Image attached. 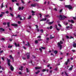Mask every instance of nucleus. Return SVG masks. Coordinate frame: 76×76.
I'll return each instance as SVG.
<instances>
[{
  "instance_id": "nucleus-52",
  "label": "nucleus",
  "mask_w": 76,
  "mask_h": 76,
  "mask_svg": "<svg viewBox=\"0 0 76 76\" xmlns=\"http://www.w3.org/2000/svg\"><path fill=\"white\" fill-rule=\"evenodd\" d=\"M23 48L24 49H25V50H26V48L25 47V46L23 47Z\"/></svg>"
},
{
  "instance_id": "nucleus-54",
  "label": "nucleus",
  "mask_w": 76,
  "mask_h": 76,
  "mask_svg": "<svg viewBox=\"0 0 76 76\" xmlns=\"http://www.w3.org/2000/svg\"><path fill=\"white\" fill-rule=\"evenodd\" d=\"M10 10H12V7H10Z\"/></svg>"
},
{
  "instance_id": "nucleus-20",
  "label": "nucleus",
  "mask_w": 76,
  "mask_h": 76,
  "mask_svg": "<svg viewBox=\"0 0 76 76\" xmlns=\"http://www.w3.org/2000/svg\"><path fill=\"white\" fill-rule=\"evenodd\" d=\"M23 66H21L20 67L21 68H19V70H23Z\"/></svg>"
},
{
  "instance_id": "nucleus-55",
  "label": "nucleus",
  "mask_w": 76,
  "mask_h": 76,
  "mask_svg": "<svg viewBox=\"0 0 76 76\" xmlns=\"http://www.w3.org/2000/svg\"><path fill=\"white\" fill-rule=\"evenodd\" d=\"M23 60H26V58L23 57Z\"/></svg>"
},
{
  "instance_id": "nucleus-10",
  "label": "nucleus",
  "mask_w": 76,
  "mask_h": 76,
  "mask_svg": "<svg viewBox=\"0 0 76 76\" xmlns=\"http://www.w3.org/2000/svg\"><path fill=\"white\" fill-rule=\"evenodd\" d=\"M68 21L69 22H71L72 23H75V22L74 21V20H69Z\"/></svg>"
},
{
  "instance_id": "nucleus-56",
  "label": "nucleus",
  "mask_w": 76,
  "mask_h": 76,
  "mask_svg": "<svg viewBox=\"0 0 76 76\" xmlns=\"http://www.w3.org/2000/svg\"><path fill=\"white\" fill-rule=\"evenodd\" d=\"M58 26H60V27H61V25H60L59 24H58Z\"/></svg>"
},
{
  "instance_id": "nucleus-8",
  "label": "nucleus",
  "mask_w": 76,
  "mask_h": 76,
  "mask_svg": "<svg viewBox=\"0 0 76 76\" xmlns=\"http://www.w3.org/2000/svg\"><path fill=\"white\" fill-rule=\"evenodd\" d=\"M69 62H70V59H69V58H68L67 61L65 63L66 65H67V64H68V63H69Z\"/></svg>"
},
{
  "instance_id": "nucleus-40",
  "label": "nucleus",
  "mask_w": 76,
  "mask_h": 76,
  "mask_svg": "<svg viewBox=\"0 0 76 76\" xmlns=\"http://www.w3.org/2000/svg\"><path fill=\"white\" fill-rule=\"evenodd\" d=\"M31 13L33 14H34L35 13V12L34 11H31Z\"/></svg>"
},
{
  "instance_id": "nucleus-33",
  "label": "nucleus",
  "mask_w": 76,
  "mask_h": 76,
  "mask_svg": "<svg viewBox=\"0 0 76 76\" xmlns=\"http://www.w3.org/2000/svg\"><path fill=\"white\" fill-rule=\"evenodd\" d=\"M32 17H31V15H30L29 16V17H28V19H31V18Z\"/></svg>"
},
{
  "instance_id": "nucleus-5",
  "label": "nucleus",
  "mask_w": 76,
  "mask_h": 76,
  "mask_svg": "<svg viewBox=\"0 0 76 76\" xmlns=\"http://www.w3.org/2000/svg\"><path fill=\"white\" fill-rule=\"evenodd\" d=\"M58 46L60 47V50H61V48H62V45H60V42H58Z\"/></svg>"
},
{
  "instance_id": "nucleus-38",
  "label": "nucleus",
  "mask_w": 76,
  "mask_h": 76,
  "mask_svg": "<svg viewBox=\"0 0 76 76\" xmlns=\"http://www.w3.org/2000/svg\"><path fill=\"white\" fill-rule=\"evenodd\" d=\"M49 28H50V29H51L53 28V26H50V27Z\"/></svg>"
},
{
  "instance_id": "nucleus-15",
  "label": "nucleus",
  "mask_w": 76,
  "mask_h": 76,
  "mask_svg": "<svg viewBox=\"0 0 76 76\" xmlns=\"http://www.w3.org/2000/svg\"><path fill=\"white\" fill-rule=\"evenodd\" d=\"M41 69V67H35V69L36 70H37L38 69Z\"/></svg>"
},
{
  "instance_id": "nucleus-39",
  "label": "nucleus",
  "mask_w": 76,
  "mask_h": 76,
  "mask_svg": "<svg viewBox=\"0 0 76 76\" xmlns=\"http://www.w3.org/2000/svg\"><path fill=\"white\" fill-rule=\"evenodd\" d=\"M21 1L22 3H23V4H25V3H24V1H23V0H21Z\"/></svg>"
},
{
  "instance_id": "nucleus-35",
  "label": "nucleus",
  "mask_w": 76,
  "mask_h": 76,
  "mask_svg": "<svg viewBox=\"0 0 76 76\" xmlns=\"http://www.w3.org/2000/svg\"><path fill=\"white\" fill-rule=\"evenodd\" d=\"M35 26H36V28H37V29L38 28V25H36Z\"/></svg>"
},
{
  "instance_id": "nucleus-16",
  "label": "nucleus",
  "mask_w": 76,
  "mask_h": 76,
  "mask_svg": "<svg viewBox=\"0 0 76 76\" xmlns=\"http://www.w3.org/2000/svg\"><path fill=\"white\" fill-rule=\"evenodd\" d=\"M73 47H74V48H76V43H74L73 45Z\"/></svg>"
},
{
  "instance_id": "nucleus-28",
  "label": "nucleus",
  "mask_w": 76,
  "mask_h": 76,
  "mask_svg": "<svg viewBox=\"0 0 76 76\" xmlns=\"http://www.w3.org/2000/svg\"><path fill=\"white\" fill-rule=\"evenodd\" d=\"M10 57L11 58H12V61H13V58L12 57V55H10Z\"/></svg>"
},
{
  "instance_id": "nucleus-13",
  "label": "nucleus",
  "mask_w": 76,
  "mask_h": 76,
  "mask_svg": "<svg viewBox=\"0 0 76 76\" xmlns=\"http://www.w3.org/2000/svg\"><path fill=\"white\" fill-rule=\"evenodd\" d=\"M14 45H15V47H18L19 46V44H18L17 45V43H16V42L14 43Z\"/></svg>"
},
{
  "instance_id": "nucleus-31",
  "label": "nucleus",
  "mask_w": 76,
  "mask_h": 76,
  "mask_svg": "<svg viewBox=\"0 0 76 76\" xmlns=\"http://www.w3.org/2000/svg\"><path fill=\"white\" fill-rule=\"evenodd\" d=\"M66 37L67 39H69V37L68 36H66Z\"/></svg>"
},
{
  "instance_id": "nucleus-49",
  "label": "nucleus",
  "mask_w": 76,
  "mask_h": 76,
  "mask_svg": "<svg viewBox=\"0 0 76 76\" xmlns=\"http://www.w3.org/2000/svg\"><path fill=\"white\" fill-rule=\"evenodd\" d=\"M65 73L66 76H68V75H67V72H65Z\"/></svg>"
},
{
  "instance_id": "nucleus-41",
  "label": "nucleus",
  "mask_w": 76,
  "mask_h": 76,
  "mask_svg": "<svg viewBox=\"0 0 76 76\" xmlns=\"http://www.w3.org/2000/svg\"><path fill=\"white\" fill-rule=\"evenodd\" d=\"M41 48H42V49H43V50H44V49H45V48L42 47H41Z\"/></svg>"
},
{
  "instance_id": "nucleus-64",
  "label": "nucleus",
  "mask_w": 76,
  "mask_h": 76,
  "mask_svg": "<svg viewBox=\"0 0 76 76\" xmlns=\"http://www.w3.org/2000/svg\"><path fill=\"white\" fill-rule=\"evenodd\" d=\"M6 13H9V11H6Z\"/></svg>"
},
{
  "instance_id": "nucleus-51",
  "label": "nucleus",
  "mask_w": 76,
  "mask_h": 76,
  "mask_svg": "<svg viewBox=\"0 0 76 76\" xmlns=\"http://www.w3.org/2000/svg\"><path fill=\"white\" fill-rule=\"evenodd\" d=\"M70 28V26H68L66 27V29H68V28Z\"/></svg>"
},
{
  "instance_id": "nucleus-29",
  "label": "nucleus",
  "mask_w": 76,
  "mask_h": 76,
  "mask_svg": "<svg viewBox=\"0 0 76 76\" xmlns=\"http://www.w3.org/2000/svg\"><path fill=\"white\" fill-rule=\"evenodd\" d=\"M26 70L27 72V73H28V72H29V69H28V68H26Z\"/></svg>"
},
{
  "instance_id": "nucleus-36",
  "label": "nucleus",
  "mask_w": 76,
  "mask_h": 76,
  "mask_svg": "<svg viewBox=\"0 0 76 76\" xmlns=\"http://www.w3.org/2000/svg\"><path fill=\"white\" fill-rule=\"evenodd\" d=\"M32 57H33V58H36V57L34 55H32Z\"/></svg>"
},
{
  "instance_id": "nucleus-50",
  "label": "nucleus",
  "mask_w": 76,
  "mask_h": 76,
  "mask_svg": "<svg viewBox=\"0 0 76 76\" xmlns=\"http://www.w3.org/2000/svg\"><path fill=\"white\" fill-rule=\"evenodd\" d=\"M74 36H75V37H76V32L74 33Z\"/></svg>"
},
{
  "instance_id": "nucleus-24",
  "label": "nucleus",
  "mask_w": 76,
  "mask_h": 76,
  "mask_svg": "<svg viewBox=\"0 0 76 76\" xmlns=\"http://www.w3.org/2000/svg\"><path fill=\"white\" fill-rule=\"evenodd\" d=\"M12 47H13V46L12 45H11V46L9 45L8 47V48H11Z\"/></svg>"
},
{
  "instance_id": "nucleus-43",
  "label": "nucleus",
  "mask_w": 76,
  "mask_h": 76,
  "mask_svg": "<svg viewBox=\"0 0 76 76\" xmlns=\"http://www.w3.org/2000/svg\"><path fill=\"white\" fill-rule=\"evenodd\" d=\"M1 40L2 41H4V40H5V39L4 38H2Z\"/></svg>"
},
{
  "instance_id": "nucleus-9",
  "label": "nucleus",
  "mask_w": 76,
  "mask_h": 76,
  "mask_svg": "<svg viewBox=\"0 0 76 76\" xmlns=\"http://www.w3.org/2000/svg\"><path fill=\"white\" fill-rule=\"evenodd\" d=\"M23 9H24V7H19L18 8V10H23Z\"/></svg>"
},
{
  "instance_id": "nucleus-22",
  "label": "nucleus",
  "mask_w": 76,
  "mask_h": 76,
  "mask_svg": "<svg viewBox=\"0 0 76 76\" xmlns=\"http://www.w3.org/2000/svg\"><path fill=\"white\" fill-rule=\"evenodd\" d=\"M54 38V37H53V36L52 35H50V39H53Z\"/></svg>"
},
{
  "instance_id": "nucleus-44",
  "label": "nucleus",
  "mask_w": 76,
  "mask_h": 76,
  "mask_svg": "<svg viewBox=\"0 0 76 76\" xmlns=\"http://www.w3.org/2000/svg\"><path fill=\"white\" fill-rule=\"evenodd\" d=\"M63 11V9H61V10H60L59 12L60 13H61V12H62V11Z\"/></svg>"
},
{
  "instance_id": "nucleus-37",
  "label": "nucleus",
  "mask_w": 76,
  "mask_h": 76,
  "mask_svg": "<svg viewBox=\"0 0 76 76\" xmlns=\"http://www.w3.org/2000/svg\"><path fill=\"white\" fill-rule=\"evenodd\" d=\"M40 31H41V32L42 33L44 32V30L42 29H41L40 30Z\"/></svg>"
},
{
  "instance_id": "nucleus-26",
  "label": "nucleus",
  "mask_w": 76,
  "mask_h": 76,
  "mask_svg": "<svg viewBox=\"0 0 76 76\" xmlns=\"http://www.w3.org/2000/svg\"><path fill=\"white\" fill-rule=\"evenodd\" d=\"M12 1L13 3H14V2H15V1L16 2L17 1V0H12Z\"/></svg>"
},
{
  "instance_id": "nucleus-42",
  "label": "nucleus",
  "mask_w": 76,
  "mask_h": 76,
  "mask_svg": "<svg viewBox=\"0 0 76 76\" xmlns=\"http://www.w3.org/2000/svg\"><path fill=\"white\" fill-rule=\"evenodd\" d=\"M7 23H6L4 22L3 23V25H6Z\"/></svg>"
},
{
  "instance_id": "nucleus-6",
  "label": "nucleus",
  "mask_w": 76,
  "mask_h": 76,
  "mask_svg": "<svg viewBox=\"0 0 76 76\" xmlns=\"http://www.w3.org/2000/svg\"><path fill=\"white\" fill-rule=\"evenodd\" d=\"M26 55L27 59H29V58H30V55H29V53H27L26 54Z\"/></svg>"
},
{
  "instance_id": "nucleus-11",
  "label": "nucleus",
  "mask_w": 76,
  "mask_h": 76,
  "mask_svg": "<svg viewBox=\"0 0 76 76\" xmlns=\"http://www.w3.org/2000/svg\"><path fill=\"white\" fill-rule=\"evenodd\" d=\"M47 20V18H42L40 20V22L41 21H46Z\"/></svg>"
},
{
  "instance_id": "nucleus-21",
  "label": "nucleus",
  "mask_w": 76,
  "mask_h": 76,
  "mask_svg": "<svg viewBox=\"0 0 76 76\" xmlns=\"http://www.w3.org/2000/svg\"><path fill=\"white\" fill-rule=\"evenodd\" d=\"M39 72H40V71H37V72H36L35 73V74H36V75H37V74H38V73H39Z\"/></svg>"
},
{
  "instance_id": "nucleus-46",
  "label": "nucleus",
  "mask_w": 76,
  "mask_h": 76,
  "mask_svg": "<svg viewBox=\"0 0 76 76\" xmlns=\"http://www.w3.org/2000/svg\"><path fill=\"white\" fill-rule=\"evenodd\" d=\"M73 18L74 20H76V17H73Z\"/></svg>"
},
{
  "instance_id": "nucleus-25",
  "label": "nucleus",
  "mask_w": 76,
  "mask_h": 76,
  "mask_svg": "<svg viewBox=\"0 0 76 76\" xmlns=\"http://www.w3.org/2000/svg\"><path fill=\"white\" fill-rule=\"evenodd\" d=\"M38 40H36L35 42H34V43L35 44H37L38 43Z\"/></svg>"
},
{
  "instance_id": "nucleus-2",
  "label": "nucleus",
  "mask_w": 76,
  "mask_h": 76,
  "mask_svg": "<svg viewBox=\"0 0 76 76\" xmlns=\"http://www.w3.org/2000/svg\"><path fill=\"white\" fill-rule=\"evenodd\" d=\"M57 17L59 19V20H64L65 18H67V17L66 16L63 15H60L59 16H57Z\"/></svg>"
},
{
  "instance_id": "nucleus-17",
  "label": "nucleus",
  "mask_w": 76,
  "mask_h": 76,
  "mask_svg": "<svg viewBox=\"0 0 76 76\" xmlns=\"http://www.w3.org/2000/svg\"><path fill=\"white\" fill-rule=\"evenodd\" d=\"M58 53V51L57 50H55L54 51V53L55 54H57Z\"/></svg>"
},
{
  "instance_id": "nucleus-47",
  "label": "nucleus",
  "mask_w": 76,
  "mask_h": 76,
  "mask_svg": "<svg viewBox=\"0 0 76 76\" xmlns=\"http://www.w3.org/2000/svg\"><path fill=\"white\" fill-rule=\"evenodd\" d=\"M72 67H71L69 69V70H72Z\"/></svg>"
},
{
  "instance_id": "nucleus-57",
  "label": "nucleus",
  "mask_w": 76,
  "mask_h": 76,
  "mask_svg": "<svg viewBox=\"0 0 76 76\" xmlns=\"http://www.w3.org/2000/svg\"><path fill=\"white\" fill-rule=\"evenodd\" d=\"M71 38H73V37L72 36H70L69 39H71Z\"/></svg>"
},
{
  "instance_id": "nucleus-60",
  "label": "nucleus",
  "mask_w": 76,
  "mask_h": 76,
  "mask_svg": "<svg viewBox=\"0 0 76 76\" xmlns=\"http://www.w3.org/2000/svg\"><path fill=\"white\" fill-rule=\"evenodd\" d=\"M20 23H21L20 21H19L18 22V24H20Z\"/></svg>"
},
{
  "instance_id": "nucleus-23",
  "label": "nucleus",
  "mask_w": 76,
  "mask_h": 76,
  "mask_svg": "<svg viewBox=\"0 0 76 76\" xmlns=\"http://www.w3.org/2000/svg\"><path fill=\"white\" fill-rule=\"evenodd\" d=\"M4 7V6L3 5V3H2L1 6V8H3Z\"/></svg>"
},
{
  "instance_id": "nucleus-27",
  "label": "nucleus",
  "mask_w": 76,
  "mask_h": 76,
  "mask_svg": "<svg viewBox=\"0 0 76 76\" xmlns=\"http://www.w3.org/2000/svg\"><path fill=\"white\" fill-rule=\"evenodd\" d=\"M46 69H43V70H42V72H45V71H46Z\"/></svg>"
},
{
  "instance_id": "nucleus-53",
  "label": "nucleus",
  "mask_w": 76,
  "mask_h": 76,
  "mask_svg": "<svg viewBox=\"0 0 76 76\" xmlns=\"http://www.w3.org/2000/svg\"><path fill=\"white\" fill-rule=\"evenodd\" d=\"M18 74L19 75H21L22 74V72H18Z\"/></svg>"
},
{
  "instance_id": "nucleus-3",
  "label": "nucleus",
  "mask_w": 76,
  "mask_h": 76,
  "mask_svg": "<svg viewBox=\"0 0 76 76\" xmlns=\"http://www.w3.org/2000/svg\"><path fill=\"white\" fill-rule=\"evenodd\" d=\"M31 7H35L36 6H37V7H39V5L36 3L31 4Z\"/></svg>"
},
{
  "instance_id": "nucleus-48",
  "label": "nucleus",
  "mask_w": 76,
  "mask_h": 76,
  "mask_svg": "<svg viewBox=\"0 0 76 76\" xmlns=\"http://www.w3.org/2000/svg\"><path fill=\"white\" fill-rule=\"evenodd\" d=\"M3 14H0V18L2 17V16H3Z\"/></svg>"
},
{
  "instance_id": "nucleus-12",
  "label": "nucleus",
  "mask_w": 76,
  "mask_h": 76,
  "mask_svg": "<svg viewBox=\"0 0 76 76\" xmlns=\"http://www.w3.org/2000/svg\"><path fill=\"white\" fill-rule=\"evenodd\" d=\"M0 32H1V31H3V32H4L5 31V30L3 28H0Z\"/></svg>"
},
{
  "instance_id": "nucleus-1",
  "label": "nucleus",
  "mask_w": 76,
  "mask_h": 76,
  "mask_svg": "<svg viewBox=\"0 0 76 76\" xmlns=\"http://www.w3.org/2000/svg\"><path fill=\"white\" fill-rule=\"evenodd\" d=\"M7 64L9 66H10V69L11 71H13L14 70V67L12 65H10V59H9L8 58L7 59Z\"/></svg>"
},
{
  "instance_id": "nucleus-32",
  "label": "nucleus",
  "mask_w": 76,
  "mask_h": 76,
  "mask_svg": "<svg viewBox=\"0 0 76 76\" xmlns=\"http://www.w3.org/2000/svg\"><path fill=\"white\" fill-rule=\"evenodd\" d=\"M60 45H61V44H63V42L62 41H60Z\"/></svg>"
},
{
  "instance_id": "nucleus-18",
  "label": "nucleus",
  "mask_w": 76,
  "mask_h": 76,
  "mask_svg": "<svg viewBox=\"0 0 76 76\" xmlns=\"http://www.w3.org/2000/svg\"><path fill=\"white\" fill-rule=\"evenodd\" d=\"M7 25L8 27H10V22L7 23Z\"/></svg>"
},
{
  "instance_id": "nucleus-14",
  "label": "nucleus",
  "mask_w": 76,
  "mask_h": 76,
  "mask_svg": "<svg viewBox=\"0 0 76 76\" xmlns=\"http://www.w3.org/2000/svg\"><path fill=\"white\" fill-rule=\"evenodd\" d=\"M25 45H26V46H28V47H30L31 46V45L29 42H27V44H26Z\"/></svg>"
},
{
  "instance_id": "nucleus-34",
  "label": "nucleus",
  "mask_w": 76,
  "mask_h": 76,
  "mask_svg": "<svg viewBox=\"0 0 76 76\" xmlns=\"http://www.w3.org/2000/svg\"><path fill=\"white\" fill-rule=\"evenodd\" d=\"M20 15H18V16L16 17V18H20Z\"/></svg>"
},
{
  "instance_id": "nucleus-19",
  "label": "nucleus",
  "mask_w": 76,
  "mask_h": 76,
  "mask_svg": "<svg viewBox=\"0 0 76 76\" xmlns=\"http://www.w3.org/2000/svg\"><path fill=\"white\" fill-rule=\"evenodd\" d=\"M53 23H54V21H53L52 22H49L48 23L49 24V25H51V24H53Z\"/></svg>"
},
{
  "instance_id": "nucleus-4",
  "label": "nucleus",
  "mask_w": 76,
  "mask_h": 76,
  "mask_svg": "<svg viewBox=\"0 0 76 76\" xmlns=\"http://www.w3.org/2000/svg\"><path fill=\"white\" fill-rule=\"evenodd\" d=\"M65 7L66 8H68L69 9H73V7L70 5H66Z\"/></svg>"
},
{
  "instance_id": "nucleus-45",
  "label": "nucleus",
  "mask_w": 76,
  "mask_h": 76,
  "mask_svg": "<svg viewBox=\"0 0 76 76\" xmlns=\"http://www.w3.org/2000/svg\"><path fill=\"white\" fill-rule=\"evenodd\" d=\"M39 50L40 51V52H42V49H41V48H39Z\"/></svg>"
},
{
  "instance_id": "nucleus-58",
  "label": "nucleus",
  "mask_w": 76,
  "mask_h": 76,
  "mask_svg": "<svg viewBox=\"0 0 76 76\" xmlns=\"http://www.w3.org/2000/svg\"><path fill=\"white\" fill-rule=\"evenodd\" d=\"M3 53V50H1L0 51V53Z\"/></svg>"
},
{
  "instance_id": "nucleus-59",
  "label": "nucleus",
  "mask_w": 76,
  "mask_h": 76,
  "mask_svg": "<svg viewBox=\"0 0 76 76\" xmlns=\"http://www.w3.org/2000/svg\"><path fill=\"white\" fill-rule=\"evenodd\" d=\"M50 73H52V72H53V71L52 70H50Z\"/></svg>"
},
{
  "instance_id": "nucleus-61",
  "label": "nucleus",
  "mask_w": 76,
  "mask_h": 76,
  "mask_svg": "<svg viewBox=\"0 0 76 76\" xmlns=\"http://www.w3.org/2000/svg\"><path fill=\"white\" fill-rule=\"evenodd\" d=\"M58 70L57 68H56V69H55V70L57 71Z\"/></svg>"
},
{
  "instance_id": "nucleus-63",
  "label": "nucleus",
  "mask_w": 76,
  "mask_h": 76,
  "mask_svg": "<svg viewBox=\"0 0 76 76\" xmlns=\"http://www.w3.org/2000/svg\"><path fill=\"white\" fill-rule=\"evenodd\" d=\"M37 38H41V36H38V37H37Z\"/></svg>"
},
{
  "instance_id": "nucleus-62",
  "label": "nucleus",
  "mask_w": 76,
  "mask_h": 76,
  "mask_svg": "<svg viewBox=\"0 0 76 76\" xmlns=\"http://www.w3.org/2000/svg\"><path fill=\"white\" fill-rule=\"evenodd\" d=\"M72 51L73 52H75V50H72Z\"/></svg>"
},
{
  "instance_id": "nucleus-30",
  "label": "nucleus",
  "mask_w": 76,
  "mask_h": 76,
  "mask_svg": "<svg viewBox=\"0 0 76 76\" xmlns=\"http://www.w3.org/2000/svg\"><path fill=\"white\" fill-rule=\"evenodd\" d=\"M10 16H12V17H13V16H14V15H13V14L10 13Z\"/></svg>"
},
{
  "instance_id": "nucleus-7",
  "label": "nucleus",
  "mask_w": 76,
  "mask_h": 76,
  "mask_svg": "<svg viewBox=\"0 0 76 76\" xmlns=\"http://www.w3.org/2000/svg\"><path fill=\"white\" fill-rule=\"evenodd\" d=\"M11 25L13 26H15V27H16L18 26V25L16 23L15 24H11Z\"/></svg>"
}]
</instances>
